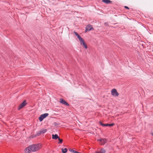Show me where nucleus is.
Segmentation results:
<instances>
[{
	"instance_id": "nucleus-1",
	"label": "nucleus",
	"mask_w": 153,
	"mask_h": 153,
	"mask_svg": "<svg viewBox=\"0 0 153 153\" xmlns=\"http://www.w3.org/2000/svg\"><path fill=\"white\" fill-rule=\"evenodd\" d=\"M41 147V144L40 143L34 144L29 146L25 149V153H30L38 151Z\"/></svg>"
},
{
	"instance_id": "nucleus-2",
	"label": "nucleus",
	"mask_w": 153,
	"mask_h": 153,
	"mask_svg": "<svg viewBox=\"0 0 153 153\" xmlns=\"http://www.w3.org/2000/svg\"><path fill=\"white\" fill-rule=\"evenodd\" d=\"M111 95L114 97H118L119 95V94L117 92V90L115 89H113L111 91Z\"/></svg>"
},
{
	"instance_id": "nucleus-3",
	"label": "nucleus",
	"mask_w": 153,
	"mask_h": 153,
	"mask_svg": "<svg viewBox=\"0 0 153 153\" xmlns=\"http://www.w3.org/2000/svg\"><path fill=\"white\" fill-rule=\"evenodd\" d=\"M48 113H45L43 114H42L41 116L39 117V120L40 122L42 121L43 120L48 116Z\"/></svg>"
},
{
	"instance_id": "nucleus-4",
	"label": "nucleus",
	"mask_w": 153,
	"mask_h": 153,
	"mask_svg": "<svg viewBox=\"0 0 153 153\" xmlns=\"http://www.w3.org/2000/svg\"><path fill=\"white\" fill-rule=\"evenodd\" d=\"M27 104L26 102V101L25 100H24L23 102L20 104L18 107V110H19L21 108H22L24 106H25Z\"/></svg>"
},
{
	"instance_id": "nucleus-5",
	"label": "nucleus",
	"mask_w": 153,
	"mask_h": 153,
	"mask_svg": "<svg viewBox=\"0 0 153 153\" xmlns=\"http://www.w3.org/2000/svg\"><path fill=\"white\" fill-rule=\"evenodd\" d=\"M81 45H82L83 47L85 48H87V46L86 44L85 43L84 39H82V40L79 41Z\"/></svg>"
},
{
	"instance_id": "nucleus-6",
	"label": "nucleus",
	"mask_w": 153,
	"mask_h": 153,
	"mask_svg": "<svg viewBox=\"0 0 153 153\" xmlns=\"http://www.w3.org/2000/svg\"><path fill=\"white\" fill-rule=\"evenodd\" d=\"M94 28L91 25H87L86 27L85 32L87 31H90L91 30H93Z\"/></svg>"
},
{
	"instance_id": "nucleus-7",
	"label": "nucleus",
	"mask_w": 153,
	"mask_h": 153,
	"mask_svg": "<svg viewBox=\"0 0 153 153\" xmlns=\"http://www.w3.org/2000/svg\"><path fill=\"white\" fill-rule=\"evenodd\" d=\"M60 103L65 105H66L68 106H69V104L66 101H65L63 99H61L60 100Z\"/></svg>"
},
{
	"instance_id": "nucleus-8",
	"label": "nucleus",
	"mask_w": 153,
	"mask_h": 153,
	"mask_svg": "<svg viewBox=\"0 0 153 153\" xmlns=\"http://www.w3.org/2000/svg\"><path fill=\"white\" fill-rule=\"evenodd\" d=\"M74 33L75 35L77 36L79 41L82 40V38L81 37V36L79 35V34L77 33H76V32H74Z\"/></svg>"
},
{
	"instance_id": "nucleus-9",
	"label": "nucleus",
	"mask_w": 153,
	"mask_h": 153,
	"mask_svg": "<svg viewBox=\"0 0 153 153\" xmlns=\"http://www.w3.org/2000/svg\"><path fill=\"white\" fill-rule=\"evenodd\" d=\"M99 140L100 142L102 143L103 144L105 143L107 141V139L105 138H101Z\"/></svg>"
},
{
	"instance_id": "nucleus-10",
	"label": "nucleus",
	"mask_w": 153,
	"mask_h": 153,
	"mask_svg": "<svg viewBox=\"0 0 153 153\" xmlns=\"http://www.w3.org/2000/svg\"><path fill=\"white\" fill-rule=\"evenodd\" d=\"M47 131V130L46 129H42L39 131V134H44Z\"/></svg>"
},
{
	"instance_id": "nucleus-11",
	"label": "nucleus",
	"mask_w": 153,
	"mask_h": 153,
	"mask_svg": "<svg viewBox=\"0 0 153 153\" xmlns=\"http://www.w3.org/2000/svg\"><path fill=\"white\" fill-rule=\"evenodd\" d=\"M59 138V137H58V136L57 134H55V135H54V134L52 135V138L53 139L56 140L57 139H58Z\"/></svg>"
},
{
	"instance_id": "nucleus-12",
	"label": "nucleus",
	"mask_w": 153,
	"mask_h": 153,
	"mask_svg": "<svg viewBox=\"0 0 153 153\" xmlns=\"http://www.w3.org/2000/svg\"><path fill=\"white\" fill-rule=\"evenodd\" d=\"M102 1L106 4H108L111 2V1L110 0H102Z\"/></svg>"
},
{
	"instance_id": "nucleus-13",
	"label": "nucleus",
	"mask_w": 153,
	"mask_h": 153,
	"mask_svg": "<svg viewBox=\"0 0 153 153\" xmlns=\"http://www.w3.org/2000/svg\"><path fill=\"white\" fill-rule=\"evenodd\" d=\"M100 151L101 153H105L106 152L105 150L103 148H101Z\"/></svg>"
},
{
	"instance_id": "nucleus-14",
	"label": "nucleus",
	"mask_w": 153,
	"mask_h": 153,
	"mask_svg": "<svg viewBox=\"0 0 153 153\" xmlns=\"http://www.w3.org/2000/svg\"><path fill=\"white\" fill-rule=\"evenodd\" d=\"M67 149L66 148L62 149V152L63 153H66L67 152Z\"/></svg>"
},
{
	"instance_id": "nucleus-15",
	"label": "nucleus",
	"mask_w": 153,
	"mask_h": 153,
	"mask_svg": "<svg viewBox=\"0 0 153 153\" xmlns=\"http://www.w3.org/2000/svg\"><path fill=\"white\" fill-rule=\"evenodd\" d=\"M100 124L101 125L103 126H108V125L107 124H104L102 123V122H100Z\"/></svg>"
},
{
	"instance_id": "nucleus-16",
	"label": "nucleus",
	"mask_w": 153,
	"mask_h": 153,
	"mask_svg": "<svg viewBox=\"0 0 153 153\" xmlns=\"http://www.w3.org/2000/svg\"><path fill=\"white\" fill-rule=\"evenodd\" d=\"M70 151L74 153H77L78 152L73 149H69Z\"/></svg>"
},
{
	"instance_id": "nucleus-17",
	"label": "nucleus",
	"mask_w": 153,
	"mask_h": 153,
	"mask_svg": "<svg viewBox=\"0 0 153 153\" xmlns=\"http://www.w3.org/2000/svg\"><path fill=\"white\" fill-rule=\"evenodd\" d=\"M58 139V140L59 141V142L58 143H62V139H61L60 138H59Z\"/></svg>"
},
{
	"instance_id": "nucleus-18",
	"label": "nucleus",
	"mask_w": 153,
	"mask_h": 153,
	"mask_svg": "<svg viewBox=\"0 0 153 153\" xmlns=\"http://www.w3.org/2000/svg\"><path fill=\"white\" fill-rule=\"evenodd\" d=\"M114 123H112V124H108V126H113L114 125Z\"/></svg>"
},
{
	"instance_id": "nucleus-19",
	"label": "nucleus",
	"mask_w": 153,
	"mask_h": 153,
	"mask_svg": "<svg viewBox=\"0 0 153 153\" xmlns=\"http://www.w3.org/2000/svg\"><path fill=\"white\" fill-rule=\"evenodd\" d=\"M104 25L105 26H109V25H108V23H107V22L105 23H104Z\"/></svg>"
},
{
	"instance_id": "nucleus-20",
	"label": "nucleus",
	"mask_w": 153,
	"mask_h": 153,
	"mask_svg": "<svg viewBox=\"0 0 153 153\" xmlns=\"http://www.w3.org/2000/svg\"><path fill=\"white\" fill-rule=\"evenodd\" d=\"M95 153H101V152L100 150L99 151L96 152Z\"/></svg>"
},
{
	"instance_id": "nucleus-21",
	"label": "nucleus",
	"mask_w": 153,
	"mask_h": 153,
	"mask_svg": "<svg viewBox=\"0 0 153 153\" xmlns=\"http://www.w3.org/2000/svg\"><path fill=\"white\" fill-rule=\"evenodd\" d=\"M124 7H125V8H126V9H129V7H128L126 6H125Z\"/></svg>"
},
{
	"instance_id": "nucleus-22",
	"label": "nucleus",
	"mask_w": 153,
	"mask_h": 153,
	"mask_svg": "<svg viewBox=\"0 0 153 153\" xmlns=\"http://www.w3.org/2000/svg\"><path fill=\"white\" fill-rule=\"evenodd\" d=\"M152 136H153V133H152Z\"/></svg>"
}]
</instances>
